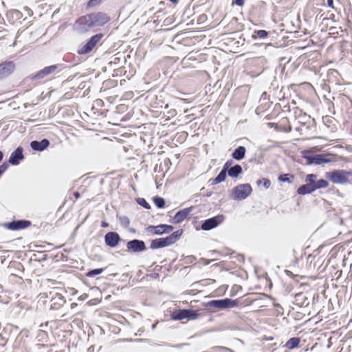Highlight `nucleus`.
I'll return each mask as SVG.
<instances>
[{
  "label": "nucleus",
  "mask_w": 352,
  "mask_h": 352,
  "mask_svg": "<svg viewBox=\"0 0 352 352\" xmlns=\"http://www.w3.org/2000/svg\"><path fill=\"white\" fill-rule=\"evenodd\" d=\"M285 273L288 276H293V273L289 270H285Z\"/></svg>",
  "instance_id": "4d7b16f0"
},
{
  "label": "nucleus",
  "mask_w": 352,
  "mask_h": 352,
  "mask_svg": "<svg viewBox=\"0 0 352 352\" xmlns=\"http://www.w3.org/2000/svg\"><path fill=\"white\" fill-rule=\"evenodd\" d=\"M109 226V223L106 221H102L101 226L102 228H106Z\"/></svg>",
  "instance_id": "bf43d9fd"
},
{
  "label": "nucleus",
  "mask_w": 352,
  "mask_h": 352,
  "mask_svg": "<svg viewBox=\"0 0 352 352\" xmlns=\"http://www.w3.org/2000/svg\"><path fill=\"white\" fill-rule=\"evenodd\" d=\"M248 162L252 164H261L263 163V155L260 153L257 155L255 153L249 159Z\"/></svg>",
  "instance_id": "2f4dec72"
},
{
  "label": "nucleus",
  "mask_w": 352,
  "mask_h": 352,
  "mask_svg": "<svg viewBox=\"0 0 352 352\" xmlns=\"http://www.w3.org/2000/svg\"><path fill=\"white\" fill-rule=\"evenodd\" d=\"M186 319L188 320H195L199 316L197 311L192 309H186Z\"/></svg>",
  "instance_id": "7c9ffc66"
},
{
  "label": "nucleus",
  "mask_w": 352,
  "mask_h": 352,
  "mask_svg": "<svg viewBox=\"0 0 352 352\" xmlns=\"http://www.w3.org/2000/svg\"><path fill=\"white\" fill-rule=\"evenodd\" d=\"M263 184L265 189H268L271 186V181L267 178H262L256 181L258 186Z\"/></svg>",
  "instance_id": "f704fd0d"
},
{
  "label": "nucleus",
  "mask_w": 352,
  "mask_h": 352,
  "mask_svg": "<svg viewBox=\"0 0 352 352\" xmlns=\"http://www.w3.org/2000/svg\"><path fill=\"white\" fill-rule=\"evenodd\" d=\"M50 145V141L47 138H45V149Z\"/></svg>",
  "instance_id": "13d9d810"
},
{
  "label": "nucleus",
  "mask_w": 352,
  "mask_h": 352,
  "mask_svg": "<svg viewBox=\"0 0 352 352\" xmlns=\"http://www.w3.org/2000/svg\"><path fill=\"white\" fill-rule=\"evenodd\" d=\"M87 298H88V294H82L81 296H80L78 298V300L79 301H83V300H85Z\"/></svg>",
  "instance_id": "3c124183"
},
{
  "label": "nucleus",
  "mask_w": 352,
  "mask_h": 352,
  "mask_svg": "<svg viewBox=\"0 0 352 352\" xmlns=\"http://www.w3.org/2000/svg\"><path fill=\"white\" fill-rule=\"evenodd\" d=\"M119 221H120V224L124 228H128L130 225V219L127 216L123 215V216L119 217Z\"/></svg>",
  "instance_id": "e433bc0d"
},
{
  "label": "nucleus",
  "mask_w": 352,
  "mask_h": 352,
  "mask_svg": "<svg viewBox=\"0 0 352 352\" xmlns=\"http://www.w3.org/2000/svg\"><path fill=\"white\" fill-rule=\"evenodd\" d=\"M317 177L318 175L316 174L310 173L307 175L305 179L306 184H302L298 188L297 193L300 195H305L312 193L314 191L311 186V179Z\"/></svg>",
  "instance_id": "9b49d317"
},
{
  "label": "nucleus",
  "mask_w": 352,
  "mask_h": 352,
  "mask_svg": "<svg viewBox=\"0 0 352 352\" xmlns=\"http://www.w3.org/2000/svg\"><path fill=\"white\" fill-rule=\"evenodd\" d=\"M232 164H233V161L232 160H229L224 164L222 169L225 170L226 171H228L229 168L230 167L233 166Z\"/></svg>",
  "instance_id": "c03bdc74"
},
{
  "label": "nucleus",
  "mask_w": 352,
  "mask_h": 352,
  "mask_svg": "<svg viewBox=\"0 0 352 352\" xmlns=\"http://www.w3.org/2000/svg\"><path fill=\"white\" fill-rule=\"evenodd\" d=\"M73 195L76 198V199H78L80 197V194L78 191L74 192Z\"/></svg>",
  "instance_id": "5fc2aeb1"
},
{
  "label": "nucleus",
  "mask_w": 352,
  "mask_h": 352,
  "mask_svg": "<svg viewBox=\"0 0 352 352\" xmlns=\"http://www.w3.org/2000/svg\"><path fill=\"white\" fill-rule=\"evenodd\" d=\"M294 176L289 173L281 174L278 176V179L281 182H287L291 184L292 182V179H294Z\"/></svg>",
  "instance_id": "473e14b6"
},
{
  "label": "nucleus",
  "mask_w": 352,
  "mask_h": 352,
  "mask_svg": "<svg viewBox=\"0 0 352 352\" xmlns=\"http://www.w3.org/2000/svg\"><path fill=\"white\" fill-rule=\"evenodd\" d=\"M212 195V192H207L204 196H205V197H210Z\"/></svg>",
  "instance_id": "e2e57ef3"
},
{
  "label": "nucleus",
  "mask_w": 352,
  "mask_h": 352,
  "mask_svg": "<svg viewBox=\"0 0 352 352\" xmlns=\"http://www.w3.org/2000/svg\"><path fill=\"white\" fill-rule=\"evenodd\" d=\"M252 192V188L250 184H239L232 188V199L234 200H244L251 195Z\"/></svg>",
  "instance_id": "6e6552de"
},
{
  "label": "nucleus",
  "mask_w": 352,
  "mask_h": 352,
  "mask_svg": "<svg viewBox=\"0 0 352 352\" xmlns=\"http://www.w3.org/2000/svg\"><path fill=\"white\" fill-rule=\"evenodd\" d=\"M300 340L298 337L291 338L285 344V346L288 349H294L298 346Z\"/></svg>",
  "instance_id": "a878e982"
},
{
  "label": "nucleus",
  "mask_w": 352,
  "mask_h": 352,
  "mask_svg": "<svg viewBox=\"0 0 352 352\" xmlns=\"http://www.w3.org/2000/svg\"><path fill=\"white\" fill-rule=\"evenodd\" d=\"M195 261H196V258H195V256H194L192 255L187 256L184 258V262L186 264L192 263Z\"/></svg>",
  "instance_id": "79ce46f5"
},
{
  "label": "nucleus",
  "mask_w": 352,
  "mask_h": 352,
  "mask_svg": "<svg viewBox=\"0 0 352 352\" xmlns=\"http://www.w3.org/2000/svg\"><path fill=\"white\" fill-rule=\"evenodd\" d=\"M122 240L119 234L116 232H108L104 235V242L107 246L114 248L117 247Z\"/></svg>",
  "instance_id": "f8f14e48"
},
{
  "label": "nucleus",
  "mask_w": 352,
  "mask_h": 352,
  "mask_svg": "<svg viewBox=\"0 0 352 352\" xmlns=\"http://www.w3.org/2000/svg\"><path fill=\"white\" fill-rule=\"evenodd\" d=\"M3 157V154L1 151H0V162L2 160Z\"/></svg>",
  "instance_id": "338daca9"
},
{
  "label": "nucleus",
  "mask_w": 352,
  "mask_h": 352,
  "mask_svg": "<svg viewBox=\"0 0 352 352\" xmlns=\"http://www.w3.org/2000/svg\"><path fill=\"white\" fill-rule=\"evenodd\" d=\"M294 116L296 118L300 119L303 116V115L305 114L306 113L303 112L302 110L300 109L299 108L296 107L294 109Z\"/></svg>",
  "instance_id": "ea45409f"
},
{
  "label": "nucleus",
  "mask_w": 352,
  "mask_h": 352,
  "mask_svg": "<svg viewBox=\"0 0 352 352\" xmlns=\"http://www.w3.org/2000/svg\"><path fill=\"white\" fill-rule=\"evenodd\" d=\"M7 16L13 22L21 19L23 14L18 10H11L7 13Z\"/></svg>",
  "instance_id": "393cba45"
},
{
  "label": "nucleus",
  "mask_w": 352,
  "mask_h": 352,
  "mask_svg": "<svg viewBox=\"0 0 352 352\" xmlns=\"http://www.w3.org/2000/svg\"><path fill=\"white\" fill-rule=\"evenodd\" d=\"M227 175H228L227 171H226L223 169H221V171L219 172V173L217 175V176L211 180L212 181L211 184L217 185L219 183L224 182L226 179Z\"/></svg>",
  "instance_id": "5701e85b"
},
{
  "label": "nucleus",
  "mask_w": 352,
  "mask_h": 352,
  "mask_svg": "<svg viewBox=\"0 0 352 352\" xmlns=\"http://www.w3.org/2000/svg\"><path fill=\"white\" fill-rule=\"evenodd\" d=\"M111 21V17L102 12H92L80 16L76 24L79 30L86 32L94 28L102 27Z\"/></svg>",
  "instance_id": "f257e3e1"
},
{
  "label": "nucleus",
  "mask_w": 352,
  "mask_h": 352,
  "mask_svg": "<svg viewBox=\"0 0 352 352\" xmlns=\"http://www.w3.org/2000/svg\"><path fill=\"white\" fill-rule=\"evenodd\" d=\"M302 157L306 160L308 165H320L331 162L325 154H316L311 150L302 151Z\"/></svg>",
  "instance_id": "423d86ee"
},
{
  "label": "nucleus",
  "mask_w": 352,
  "mask_h": 352,
  "mask_svg": "<svg viewBox=\"0 0 352 352\" xmlns=\"http://www.w3.org/2000/svg\"><path fill=\"white\" fill-rule=\"evenodd\" d=\"M185 345H187V344H186V343H182V344H175V345H170V346H171V347H174V348L180 349V348L183 347V346H185Z\"/></svg>",
  "instance_id": "603ef678"
},
{
  "label": "nucleus",
  "mask_w": 352,
  "mask_h": 352,
  "mask_svg": "<svg viewBox=\"0 0 352 352\" xmlns=\"http://www.w3.org/2000/svg\"><path fill=\"white\" fill-rule=\"evenodd\" d=\"M245 0H233L232 4H235L237 6H243L244 5Z\"/></svg>",
  "instance_id": "09e8293b"
},
{
  "label": "nucleus",
  "mask_w": 352,
  "mask_h": 352,
  "mask_svg": "<svg viewBox=\"0 0 352 352\" xmlns=\"http://www.w3.org/2000/svg\"><path fill=\"white\" fill-rule=\"evenodd\" d=\"M102 0H89L87 3V7H94L99 5Z\"/></svg>",
  "instance_id": "37998d69"
},
{
  "label": "nucleus",
  "mask_w": 352,
  "mask_h": 352,
  "mask_svg": "<svg viewBox=\"0 0 352 352\" xmlns=\"http://www.w3.org/2000/svg\"><path fill=\"white\" fill-rule=\"evenodd\" d=\"M31 222L28 220H16L6 223V227L11 230H18L30 226Z\"/></svg>",
  "instance_id": "4468645a"
},
{
  "label": "nucleus",
  "mask_w": 352,
  "mask_h": 352,
  "mask_svg": "<svg viewBox=\"0 0 352 352\" xmlns=\"http://www.w3.org/2000/svg\"><path fill=\"white\" fill-rule=\"evenodd\" d=\"M67 68V65L63 63L52 65L45 67V76L51 74L56 75Z\"/></svg>",
  "instance_id": "f3484780"
},
{
  "label": "nucleus",
  "mask_w": 352,
  "mask_h": 352,
  "mask_svg": "<svg viewBox=\"0 0 352 352\" xmlns=\"http://www.w3.org/2000/svg\"><path fill=\"white\" fill-rule=\"evenodd\" d=\"M293 303L300 307H306L309 305V300L304 293L299 292L294 296Z\"/></svg>",
  "instance_id": "a211bd4d"
},
{
  "label": "nucleus",
  "mask_w": 352,
  "mask_h": 352,
  "mask_svg": "<svg viewBox=\"0 0 352 352\" xmlns=\"http://www.w3.org/2000/svg\"><path fill=\"white\" fill-rule=\"evenodd\" d=\"M183 232V229H179L166 237L153 239L151 242L150 248L157 250L171 245L179 240Z\"/></svg>",
  "instance_id": "7ed1b4c3"
},
{
  "label": "nucleus",
  "mask_w": 352,
  "mask_h": 352,
  "mask_svg": "<svg viewBox=\"0 0 352 352\" xmlns=\"http://www.w3.org/2000/svg\"><path fill=\"white\" fill-rule=\"evenodd\" d=\"M223 215L218 214L203 221L201 228L205 231L210 230L220 225L223 221Z\"/></svg>",
  "instance_id": "9d476101"
},
{
  "label": "nucleus",
  "mask_w": 352,
  "mask_h": 352,
  "mask_svg": "<svg viewBox=\"0 0 352 352\" xmlns=\"http://www.w3.org/2000/svg\"><path fill=\"white\" fill-rule=\"evenodd\" d=\"M329 6H331L333 4V0H327Z\"/></svg>",
  "instance_id": "0e129e2a"
},
{
  "label": "nucleus",
  "mask_w": 352,
  "mask_h": 352,
  "mask_svg": "<svg viewBox=\"0 0 352 352\" xmlns=\"http://www.w3.org/2000/svg\"><path fill=\"white\" fill-rule=\"evenodd\" d=\"M241 289H242V287L241 285H234L230 291V296H234L236 294V292H238Z\"/></svg>",
  "instance_id": "a19ab883"
},
{
  "label": "nucleus",
  "mask_w": 352,
  "mask_h": 352,
  "mask_svg": "<svg viewBox=\"0 0 352 352\" xmlns=\"http://www.w3.org/2000/svg\"><path fill=\"white\" fill-rule=\"evenodd\" d=\"M104 268H96L89 270L86 273V276L87 277H95L96 276H98L103 272Z\"/></svg>",
  "instance_id": "72a5a7b5"
},
{
  "label": "nucleus",
  "mask_w": 352,
  "mask_h": 352,
  "mask_svg": "<svg viewBox=\"0 0 352 352\" xmlns=\"http://www.w3.org/2000/svg\"><path fill=\"white\" fill-rule=\"evenodd\" d=\"M153 201L157 208H164L165 207L166 201L163 197L155 196L153 198Z\"/></svg>",
  "instance_id": "c756f323"
},
{
  "label": "nucleus",
  "mask_w": 352,
  "mask_h": 352,
  "mask_svg": "<svg viewBox=\"0 0 352 352\" xmlns=\"http://www.w3.org/2000/svg\"><path fill=\"white\" fill-rule=\"evenodd\" d=\"M96 103L98 104H101V103H103V101L102 100H96Z\"/></svg>",
  "instance_id": "69168bd1"
},
{
  "label": "nucleus",
  "mask_w": 352,
  "mask_h": 352,
  "mask_svg": "<svg viewBox=\"0 0 352 352\" xmlns=\"http://www.w3.org/2000/svg\"><path fill=\"white\" fill-rule=\"evenodd\" d=\"M44 77V69L40 70L38 72H37L34 75H32L29 76L28 78H25L24 82L25 84L30 85L29 81H34L39 79H41Z\"/></svg>",
  "instance_id": "bb28decb"
},
{
  "label": "nucleus",
  "mask_w": 352,
  "mask_h": 352,
  "mask_svg": "<svg viewBox=\"0 0 352 352\" xmlns=\"http://www.w3.org/2000/svg\"><path fill=\"white\" fill-rule=\"evenodd\" d=\"M168 113V118H170V117L173 118L176 116L177 111L174 109H171L167 111Z\"/></svg>",
  "instance_id": "de8ad7c7"
},
{
  "label": "nucleus",
  "mask_w": 352,
  "mask_h": 352,
  "mask_svg": "<svg viewBox=\"0 0 352 352\" xmlns=\"http://www.w3.org/2000/svg\"><path fill=\"white\" fill-rule=\"evenodd\" d=\"M174 230V227L172 225L168 224H160L158 225L157 235H162L164 234H168Z\"/></svg>",
  "instance_id": "b1692460"
},
{
  "label": "nucleus",
  "mask_w": 352,
  "mask_h": 352,
  "mask_svg": "<svg viewBox=\"0 0 352 352\" xmlns=\"http://www.w3.org/2000/svg\"><path fill=\"white\" fill-rule=\"evenodd\" d=\"M311 120V116L305 113L300 119H299V122L300 123L301 125L305 126L307 124H309Z\"/></svg>",
  "instance_id": "4c0bfd02"
},
{
  "label": "nucleus",
  "mask_w": 352,
  "mask_h": 352,
  "mask_svg": "<svg viewBox=\"0 0 352 352\" xmlns=\"http://www.w3.org/2000/svg\"><path fill=\"white\" fill-rule=\"evenodd\" d=\"M136 202L138 205L144 208L145 209H150L151 205L147 202L144 198L139 197L136 199Z\"/></svg>",
  "instance_id": "c9c22d12"
},
{
  "label": "nucleus",
  "mask_w": 352,
  "mask_h": 352,
  "mask_svg": "<svg viewBox=\"0 0 352 352\" xmlns=\"http://www.w3.org/2000/svg\"><path fill=\"white\" fill-rule=\"evenodd\" d=\"M193 208V206H190L179 210L170 221L173 223H179L182 222L192 210Z\"/></svg>",
  "instance_id": "2eb2a0df"
},
{
  "label": "nucleus",
  "mask_w": 352,
  "mask_h": 352,
  "mask_svg": "<svg viewBox=\"0 0 352 352\" xmlns=\"http://www.w3.org/2000/svg\"><path fill=\"white\" fill-rule=\"evenodd\" d=\"M30 147L34 151H44V140H42L40 142H38V141H32V142H31Z\"/></svg>",
  "instance_id": "c85d7f7f"
},
{
  "label": "nucleus",
  "mask_w": 352,
  "mask_h": 352,
  "mask_svg": "<svg viewBox=\"0 0 352 352\" xmlns=\"http://www.w3.org/2000/svg\"><path fill=\"white\" fill-rule=\"evenodd\" d=\"M243 305L241 298L231 299L226 298L223 299L212 300L206 304L207 308H214L217 309H226L236 307Z\"/></svg>",
  "instance_id": "20e7f679"
},
{
  "label": "nucleus",
  "mask_w": 352,
  "mask_h": 352,
  "mask_svg": "<svg viewBox=\"0 0 352 352\" xmlns=\"http://www.w3.org/2000/svg\"><path fill=\"white\" fill-rule=\"evenodd\" d=\"M8 165L7 163H3L0 166V177L8 169Z\"/></svg>",
  "instance_id": "49530a36"
},
{
  "label": "nucleus",
  "mask_w": 352,
  "mask_h": 352,
  "mask_svg": "<svg viewBox=\"0 0 352 352\" xmlns=\"http://www.w3.org/2000/svg\"><path fill=\"white\" fill-rule=\"evenodd\" d=\"M23 149L22 147L19 146L11 154L9 158V163L12 165H18L20 161L23 160L24 156L23 154Z\"/></svg>",
  "instance_id": "dca6fc26"
},
{
  "label": "nucleus",
  "mask_w": 352,
  "mask_h": 352,
  "mask_svg": "<svg viewBox=\"0 0 352 352\" xmlns=\"http://www.w3.org/2000/svg\"><path fill=\"white\" fill-rule=\"evenodd\" d=\"M126 106L124 104H120L117 107V109L118 111H123L125 109Z\"/></svg>",
  "instance_id": "6e6d98bb"
},
{
  "label": "nucleus",
  "mask_w": 352,
  "mask_h": 352,
  "mask_svg": "<svg viewBox=\"0 0 352 352\" xmlns=\"http://www.w3.org/2000/svg\"><path fill=\"white\" fill-rule=\"evenodd\" d=\"M238 21V19L236 17H233L232 19V22H237Z\"/></svg>",
  "instance_id": "774afa93"
},
{
  "label": "nucleus",
  "mask_w": 352,
  "mask_h": 352,
  "mask_svg": "<svg viewBox=\"0 0 352 352\" xmlns=\"http://www.w3.org/2000/svg\"><path fill=\"white\" fill-rule=\"evenodd\" d=\"M23 9H24V11L26 12L29 16H31L32 14V11L28 7H24Z\"/></svg>",
  "instance_id": "864d4df0"
},
{
  "label": "nucleus",
  "mask_w": 352,
  "mask_h": 352,
  "mask_svg": "<svg viewBox=\"0 0 352 352\" xmlns=\"http://www.w3.org/2000/svg\"><path fill=\"white\" fill-rule=\"evenodd\" d=\"M58 284V283L54 280L52 279H46L45 280V287L47 286L48 287H50L51 286L55 285Z\"/></svg>",
  "instance_id": "a18cd8bd"
},
{
  "label": "nucleus",
  "mask_w": 352,
  "mask_h": 352,
  "mask_svg": "<svg viewBox=\"0 0 352 352\" xmlns=\"http://www.w3.org/2000/svg\"><path fill=\"white\" fill-rule=\"evenodd\" d=\"M104 34L97 33L91 36L86 43L77 50V54L79 55H85L90 53L98 46L101 39L104 37Z\"/></svg>",
  "instance_id": "0eeeda50"
},
{
  "label": "nucleus",
  "mask_w": 352,
  "mask_h": 352,
  "mask_svg": "<svg viewBox=\"0 0 352 352\" xmlns=\"http://www.w3.org/2000/svg\"><path fill=\"white\" fill-rule=\"evenodd\" d=\"M316 179V178L311 179V186L314 192L318 189L325 188L328 187L329 182L327 179H320L317 181Z\"/></svg>",
  "instance_id": "6ab92c4d"
},
{
  "label": "nucleus",
  "mask_w": 352,
  "mask_h": 352,
  "mask_svg": "<svg viewBox=\"0 0 352 352\" xmlns=\"http://www.w3.org/2000/svg\"><path fill=\"white\" fill-rule=\"evenodd\" d=\"M349 176H352V173L342 169H335L325 173L326 178L336 184H349Z\"/></svg>",
  "instance_id": "39448f33"
},
{
  "label": "nucleus",
  "mask_w": 352,
  "mask_h": 352,
  "mask_svg": "<svg viewBox=\"0 0 352 352\" xmlns=\"http://www.w3.org/2000/svg\"><path fill=\"white\" fill-rule=\"evenodd\" d=\"M126 250L131 254H140L147 250L146 243L140 239H132L126 244Z\"/></svg>",
  "instance_id": "1a4fd4ad"
},
{
  "label": "nucleus",
  "mask_w": 352,
  "mask_h": 352,
  "mask_svg": "<svg viewBox=\"0 0 352 352\" xmlns=\"http://www.w3.org/2000/svg\"><path fill=\"white\" fill-rule=\"evenodd\" d=\"M15 69L13 61H5L0 63V80L9 76Z\"/></svg>",
  "instance_id": "ddd939ff"
},
{
  "label": "nucleus",
  "mask_w": 352,
  "mask_h": 352,
  "mask_svg": "<svg viewBox=\"0 0 352 352\" xmlns=\"http://www.w3.org/2000/svg\"><path fill=\"white\" fill-rule=\"evenodd\" d=\"M268 34H269V32L265 30H255L252 36V38L253 39H256V38H265L268 36Z\"/></svg>",
  "instance_id": "cd10ccee"
},
{
  "label": "nucleus",
  "mask_w": 352,
  "mask_h": 352,
  "mask_svg": "<svg viewBox=\"0 0 352 352\" xmlns=\"http://www.w3.org/2000/svg\"><path fill=\"white\" fill-rule=\"evenodd\" d=\"M186 309H179L174 310L171 313V318L174 320H181L186 319Z\"/></svg>",
  "instance_id": "4be33fe9"
},
{
  "label": "nucleus",
  "mask_w": 352,
  "mask_h": 352,
  "mask_svg": "<svg viewBox=\"0 0 352 352\" xmlns=\"http://www.w3.org/2000/svg\"><path fill=\"white\" fill-rule=\"evenodd\" d=\"M58 289L61 288L53 287L49 292L45 290V305H49L50 310H58L65 303L64 297Z\"/></svg>",
  "instance_id": "f03ea898"
},
{
  "label": "nucleus",
  "mask_w": 352,
  "mask_h": 352,
  "mask_svg": "<svg viewBox=\"0 0 352 352\" xmlns=\"http://www.w3.org/2000/svg\"><path fill=\"white\" fill-rule=\"evenodd\" d=\"M274 306L275 307H276V308H280V309H283V307H281V305H280V304H278V303H274Z\"/></svg>",
  "instance_id": "052dcab7"
},
{
  "label": "nucleus",
  "mask_w": 352,
  "mask_h": 352,
  "mask_svg": "<svg viewBox=\"0 0 352 352\" xmlns=\"http://www.w3.org/2000/svg\"><path fill=\"white\" fill-rule=\"evenodd\" d=\"M246 148L243 146H239L236 148L232 153V157L234 160L240 161L245 157Z\"/></svg>",
  "instance_id": "aec40b11"
},
{
  "label": "nucleus",
  "mask_w": 352,
  "mask_h": 352,
  "mask_svg": "<svg viewBox=\"0 0 352 352\" xmlns=\"http://www.w3.org/2000/svg\"><path fill=\"white\" fill-rule=\"evenodd\" d=\"M146 230L154 235H157V230H158V225L157 226H148L146 228Z\"/></svg>",
  "instance_id": "58836bf2"
},
{
  "label": "nucleus",
  "mask_w": 352,
  "mask_h": 352,
  "mask_svg": "<svg viewBox=\"0 0 352 352\" xmlns=\"http://www.w3.org/2000/svg\"><path fill=\"white\" fill-rule=\"evenodd\" d=\"M76 307H77V303H76V302H73V303H72V304H71V308H72V309H74V308H75Z\"/></svg>",
  "instance_id": "680f3d73"
},
{
  "label": "nucleus",
  "mask_w": 352,
  "mask_h": 352,
  "mask_svg": "<svg viewBox=\"0 0 352 352\" xmlns=\"http://www.w3.org/2000/svg\"><path fill=\"white\" fill-rule=\"evenodd\" d=\"M214 349L216 350H219V351H232L231 349H230L229 348H227L226 346H215Z\"/></svg>",
  "instance_id": "8fccbe9b"
},
{
  "label": "nucleus",
  "mask_w": 352,
  "mask_h": 352,
  "mask_svg": "<svg viewBox=\"0 0 352 352\" xmlns=\"http://www.w3.org/2000/svg\"><path fill=\"white\" fill-rule=\"evenodd\" d=\"M243 172L242 166L240 164H234L227 171L228 175L232 178H236Z\"/></svg>",
  "instance_id": "412c9836"
}]
</instances>
